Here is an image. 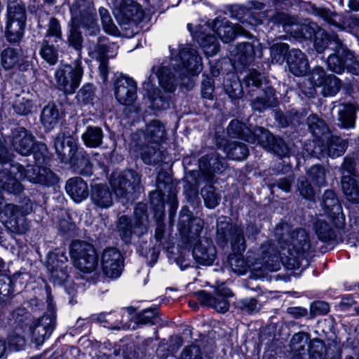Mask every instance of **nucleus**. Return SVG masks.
Segmentation results:
<instances>
[{"instance_id":"f257e3e1","label":"nucleus","mask_w":359,"mask_h":359,"mask_svg":"<svg viewBox=\"0 0 359 359\" xmlns=\"http://www.w3.org/2000/svg\"><path fill=\"white\" fill-rule=\"evenodd\" d=\"M217 233L225 240H230L232 249L236 252L229 257V264L234 273L243 275L248 270L257 272L259 270L276 271L280 269L281 261L279 253L274 250L270 242L262 244L258 254L252 251L248 252L246 259H244L240 252L245 249V238L239 227L230 226L226 234L220 223L217 224Z\"/></svg>"},{"instance_id":"f03ea898","label":"nucleus","mask_w":359,"mask_h":359,"mask_svg":"<svg viewBox=\"0 0 359 359\" xmlns=\"http://www.w3.org/2000/svg\"><path fill=\"white\" fill-rule=\"evenodd\" d=\"M179 69L172 71L165 67H161L156 75H150L148 81L143 83L144 90L156 88L154 83L157 79L159 86L163 90H175L177 88H192L194 81L191 76L198 75L202 71L201 57L198 51L190 45L179 46Z\"/></svg>"},{"instance_id":"7ed1b4c3","label":"nucleus","mask_w":359,"mask_h":359,"mask_svg":"<svg viewBox=\"0 0 359 359\" xmlns=\"http://www.w3.org/2000/svg\"><path fill=\"white\" fill-rule=\"evenodd\" d=\"M0 187L9 193H19L22 191L20 182L27 180L33 183L46 186L53 184L57 181L56 175L46 168L27 165L23 168L20 163L10 159L7 150L0 142Z\"/></svg>"},{"instance_id":"20e7f679","label":"nucleus","mask_w":359,"mask_h":359,"mask_svg":"<svg viewBox=\"0 0 359 359\" xmlns=\"http://www.w3.org/2000/svg\"><path fill=\"white\" fill-rule=\"evenodd\" d=\"M165 135V126L158 121H151L147 126L144 132L140 130L133 134L132 140L136 142V146L141 148L142 158L145 163L151 164L155 161L153 157Z\"/></svg>"},{"instance_id":"39448f33","label":"nucleus","mask_w":359,"mask_h":359,"mask_svg":"<svg viewBox=\"0 0 359 359\" xmlns=\"http://www.w3.org/2000/svg\"><path fill=\"white\" fill-rule=\"evenodd\" d=\"M69 254L76 268L84 273H91L98 266V255L94 246L87 242L74 241Z\"/></svg>"},{"instance_id":"423d86ee","label":"nucleus","mask_w":359,"mask_h":359,"mask_svg":"<svg viewBox=\"0 0 359 359\" xmlns=\"http://www.w3.org/2000/svg\"><path fill=\"white\" fill-rule=\"evenodd\" d=\"M26 22L25 6L18 0L9 1L7 6L6 36L11 43L19 42Z\"/></svg>"},{"instance_id":"0eeeda50","label":"nucleus","mask_w":359,"mask_h":359,"mask_svg":"<svg viewBox=\"0 0 359 359\" xmlns=\"http://www.w3.org/2000/svg\"><path fill=\"white\" fill-rule=\"evenodd\" d=\"M71 22L73 25H81L89 35H96L100 27L96 20V11L92 2L86 0L75 1L71 8Z\"/></svg>"},{"instance_id":"6e6552de","label":"nucleus","mask_w":359,"mask_h":359,"mask_svg":"<svg viewBox=\"0 0 359 359\" xmlns=\"http://www.w3.org/2000/svg\"><path fill=\"white\" fill-rule=\"evenodd\" d=\"M71 22L73 25H81L89 35H96L100 27L96 20V11L92 2L86 0L75 1L71 8Z\"/></svg>"},{"instance_id":"1a4fd4ad","label":"nucleus","mask_w":359,"mask_h":359,"mask_svg":"<svg viewBox=\"0 0 359 359\" xmlns=\"http://www.w3.org/2000/svg\"><path fill=\"white\" fill-rule=\"evenodd\" d=\"M263 13H259L258 18L249 17L246 22L243 25L239 24L233 25L226 18H217L215 20L212 31L217 34L219 39L224 43L233 41L236 35H245L248 34V29L250 27L256 26L262 22Z\"/></svg>"},{"instance_id":"9d476101","label":"nucleus","mask_w":359,"mask_h":359,"mask_svg":"<svg viewBox=\"0 0 359 359\" xmlns=\"http://www.w3.org/2000/svg\"><path fill=\"white\" fill-rule=\"evenodd\" d=\"M138 211V209L135 210L133 219L123 215L117 222V231L121 239L126 243H130L134 237H140L148 231V216L144 211L139 215Z\"/></svg>"},{"instance_id":"9b49d317","label":"nucleus","mask_w":359,"mask_h":359,"mask_svg":"<svg viewBox=\"0 0 359 359\" xmlns=\"http://www.w3.org/2000/svg\"><path fill=\"white\" fill-rule=\"evenodd\" d=\"M140 177L133 170L113 172L110 178V184L116 196L126 198L128 201L135 198V194L140 189Z\"/></svg>"},{"instance_id":"f8f14e48","label":"nucleus","mask_w":359,"mask_h":359,"mask_svg":"<svg viewBox=\"0 0 359 359\" xmlns=\"http://www.w3.org/2000/svg\"><path fill=\"white\" fill-rule=\"evenodd\" d=\"M274 233L279 243L292 245L298 253L308 252L311 248L309 235L303 229L292 231L288 224L281 223L276 226Z\"/></svg>"},{"instance_id":"ddd939ff","label":"nucleus","mask_w":359,"mask_h":359,"mask_svg":"<svg viewBox=\"0 0 359 359\" xmlns=\"http://www.w3.org/2000/svg\"><path fill=\"white\" fill-rule=\"evenodd\" d=\"M118 46L115 43L109 42L106 37H100L95 45L89 46L88 54L91 58L99 62V71L102 82L107 81L108 75V60L115 57Z\"/></svg>"},{"instance_id":"4468645a","label":"nucleus","mask_w":359,"mask_h":359,"mask_svg":"<svg viewBox=\"0 0 359 359\" xmlns=\"http://www.w3.org/2000/svg\"><path fill=\"white\" fill-rule=\"evenodd\" d=\"M114 14L119 23L128 25L141 22L144 12L142 6L134 0H120L114 4Z\"/></svg>"},{"instance_id":"2eb2a0df","label":"nucleus","mask_w":359,"mask_h":359,"mask_svg":"<svg viewBox=\"0 0 359 359\" xmlns=\"http://www.w3.org/2000/svg\"><path fill=\"white\" fill-rule=\"evenodd\" d=\"M327 64L329 69L335 73L341 74L346 69L351 74L359 75V62L351 52L343 47L328 57Z\"/></svg>"},{"instance_id":"dca6fc26","label":"nucleus","mask_w":359,"mask_h":359,"mask_svg":"<svg viewBox=\"0 0 359 359\" xmlns=\"http://www.w3.org/2000/svg\"><path fill=\"white\" fill-rule=\"evenodd\" d=\"M256 55L259 57L262 55L259 43L243 42L238 43L231 51V61L234 69L241 71L254 61Z\"/></svg>"},{"instance_id":"f3484780","label":"nucleus","mask_w":359,"mask_h":359,"mask_svg":"<svg viewBox=\"0 0 359 359\" xmlns=\"http://www.w3.org/2000/svg\"><path fill=\"white\" fill-rule=\"evenodd\" d=\"M101 264L104 274L111 278L119 277L123 269V258L115 248L105 249L101 257Z\"/></svg>"},{"instance_id":"a211bd4d","label":"nucleus","mask_w":359,"mask_h":359,"mask_svg":"<svg viewBox=\"0 0 359 359\" xmlns=\"http://www.w3.org/2000/svg\"><path fill=\"white\" fill-rule=\"evenodd\" d=\"M203 228V221L199 217H192L191 212L187 208L180 212L178 229L184 238L189 240L197 237Z\"/></svg>"},{"instance_id":"6ab92c4d","label":"nucleus","mask_w":359,"mask_h":359,"mask_svg":"<svg viewBox=\"0 0 359 359\" xmlns=\"http://www.w3.org/2000/svg\"><path fill=\"white\" fill-rule=\"evenodd\" d=\"M54 147L62 162L72 161L77 151L76 139L69 133H58L54 140Z\"/></svg>"},{"instance_id":"aec40b11","label":"nucleus","mask_w":359,"mask_h":359,"mask_svg":"<svg viewBox=\"0 0 359 359\" xmlns=\"http://www.w3.org/2000/svg\"><path fill=\"white\" fill-rule=\"evenodd\" d=\"M67 257L62 251L55 250L48 254L46 267L55 280L61 283L67 278Z\"/></svg>"},{"instance_id":"412c9836","label":"nucleus","mask_w":359,"mask_h":359,"mask_svg":"<svg viewBox=\"0 0 359 359\" xmlns=\"http://www.w3.org/2000/svg\"><path fill=\"white\" fill-rule=\"evenodd\" d=\"M232 295L230 290L225 287H218L216 297H212L205 291H200L196 296L201 304L214 308L217 312L225 313L229 309L228 297Z\"/></svg>"},{"instance_id":"4be33fe9","label":"nucleus","mask_w":359,"mask_h":359,"mask_svg":"<svg viewBox=\"0 0 359 359\" xmlns=\"http://www.w3.org/2000/svg\"><path fill=\"white\" fill-rule=\"evenodd\" d=\"M82 75L83 69L79 64H76L74 67L66 65L55 72L57 83L65 88H70L72 90L79 87Z\"/></svg>"},{"instance_id":"5701e85b","label":"nucleus","mask_w":359,"mask_h":359,"mask_svg":"<svg viewBox=\"0 0 359 359\" xmlns=\"http://www.w3.org/2000/svg\"><path fill=\"white\" fill-rule=\"evenodd\" d=\"M11 144L17 152L27 156L32 151L34 139L25 128H17L12 132Z\"/></svg>"},{"instance_id":"b1692460","label":"nucleus","mask_w":359,"mask_h":359,"mask_svg":"<svg viewBox=\"0 0 359 359\" xmlns=\"http://www.w3.org/2000/svg\"><path fill=\"white\" fill-rule=\"evenodd\" d=\"M115 196L112 190L106 184H95L91 188L90 201L97 208H109L114 204Z\"/></svg>"},{"instance_id":"393cba45","label":"nucleus","mask_w":359,"mask_h":359,"mask_svg":"<svg viewBox=\"0 0 359 359\" xmlns=\"http://www.w3.org/2000/svg\"><path fill=\"white\" fill-rule=\"evenodd\" d=\"M53 329V321L47 316L36 320L29 326L33 339L38 345L42 344L50 336Z\"/></svg>"},{"instance_id":"a878e982","label":"nucleus","mask_w":359,"mask_h":359,"mask_svg":"<svg viewBox=\"0 0 359 359\" xmlns=\"http://www.w3.org/2000/svg\"><path fill=\"white\" fill-rule=\"evenodd\" d=\"M192 254L199 264L209 266L215 259L216 249L210 240L204 239L195 245Z\"/></svg>"},{"instance_id":"bb28decb","label":"nucleus","mask_w":359,"mask_h":359,"mask_svg":"<svg viewBox=\"0 0 359 359\" xmlns=\"http://www.w3.org/2000/svg\"><path fill=\"white\" fill-rule=\"evenodd\" d=\"M287 62L289 71L297 76H304L308 71V59L299 49H293L289 52Z\"/></svg>"},{"instance_id":"cd10ccee","label":"nucleus","mask_w":359,"mask_h":359,"mask_svg":"<svg viewBox=\"0 0 359 359\" xmlns=\"http://www.w3.org/2000/svg\"><path fill=\"white\" fill-rule=\"evenodd\" d=\"M323 207L325 212L332 219H337L339 222H342L344 220L341 205L333 191L326 190L325 191Z\"/></svg>"},{"instance_id":"c85d7f7f","label":"nucleus","mask_w":359,"mask_h":359,"mask_svg":"<svg viewBox=\"0 0 359 359\" xmlns=\"http://www.w3.org/2000/svg\"><path fill=\"white\" fill-rule=\"evenodd\" d=\"M135 310L132 307L123 309L120 313H102L99 316V320L109 323L110 325H113L111 327L113 329L121 330V329H128L130 325L127 323H124L123 318L125 317L127 313V318L131 319L132 315L134 314Z\"/></svg>"},{"instance_id":"c756f323","label":"nucleus","mask_w":359,"mask_h":359,"mask_svg":"<svg viewBox=\"0 0 359 359\" xmlns=\"http://www.w3.org/2000/svg\"><path fill=\"white\" fill-rule=\"evenodd\" d=\"M1 65L5 69L18 68L25 70L29 66L28 62L13 48L4 49L1 54Z\"/></svg>"},{"instance_id":"7c9ffc66","label":"nucleus","mask_w":359,"mask_h":359,"mask_svg":"<svg viewBox=\"0 0 359 359\" xmlns=\"http://www.w3.org/2000/svg\"><path fill=\"white\" fill-rule=\"evenodd\" d=\"M65 189L70 197L76 203L81 202L88 195L86 182L81 177H73L67 180Z\"/></svg>"},{"instance_id":"2f4dec72","label":"nucleus","mask_w":359,"mask_h":359,"mask_svg":"<svg viewBox=\"0 0 359 359\" xmlns=\"http://www.w3.org/2000/svg\"><path fill=\"white\" fill-rule=\"evenodd\" d=\"M276 138L270 133V132L264 128L257 127L253 130H251L250 136H248L246 141L250 143H257L264 149H269L271 147L273 142Z\"/></svg>"},{"instance_id":"473e14b6","label":"nucleus","mask_w":359,"mask_h":359,"mask_svg":"<svg viewBox=\"0 0 359 359\" xmlns=\"http://www.w3.org/2000/svg\"><path fill=\"white\" fill-rule=\"evenodd\" d=\"M62 117V114L54 104L44 107L41 114V122L47 130L54 128Z\"/></svg>"},{"instance_id":"72a5a7b5","label":"nucleus","mask_w":359,"mask_h":359,"mask_svg":"<svg viewBox=\"0 0 359 359\" xmlns=\"http://www.w3.org/2000/svg\"><path fill=\"white\" fill-rule=\"evenodd\" d=\"M14 110L19 114L27 115L31 113L34 107L33 95L29 91H21L18 94L13 102Z\"/></svg>"},{"instance_id":"f704fd0d","label":"nucleus","mask_w":359,"mask_h":359,"mask_svg":"<svg viewBox=\"0 0 359 359\" xmlns=\"http://www.w3.org/2000/svg\"><path fill=\"white\" fill-rule=\"evenodd\" d=\"M341 186L346 200L352 203H359V186L356 180L351 175H344Z\"/></svg>"},{"instance_id":"c9c22d12","label":"nucleus","mask_w":359,"mask_h":359,"mask_svg":"<svg viewBox=\"0 0 359 359\" xmlns=\"http://www.w3.org/2000/svg\"><path fill=\"white\" fill-rule=\"evenodd\" d=\"M104 134L102 130L97 126H88L82 134L81 138L87 147L97 148L102 144Z\"/></svg>"},{"instance_id":"e433bc0d","label":"nucleus","mask_w":359,"mask_h":359,"mask_svg":"<svg viewBox=\"0 0 359 359\" xmlns=\"http://www.w3.org/2000/svg\"><path fill=\"white\" fill-rule=\"evenodd\" d=\"M198 41L207 56H212L219 51V43L212 34L200 33L198 34Z\"/></svg>"},{"instance_id":"4c0bfd02","label":"nucleus","mask_w":359,"mask_h":359,"mask_svg":"<svg viewBox=\"0 0 359 359\" xmlns=\"http://www.w3.org/2000/svg\"><path fill=\"white\" fill-rule=\"evenodd\" d=\"M228 158L235 161L244 160L248 155V149L245 144L233 142L224 148Z\"/></svg>"},{"instance_id":"58836bf2","label":"nucleus","mask_w":359,"mask_h":359,"mask_svg":"<svg viewBox=\"0 0 359 359\" xmlns=\"http://www.w3.org/2000/svg\"><path fill=\"white\" fill-rule=\"evenodd\" d=\"M347 147V143L339 137H332L328 141V145L325 151L330 157L335 158L341 156Z\"/></svg>"},{"instance_id":"ea45409f","label":"nucleus","mask_w":359,"mask_h":359,"mask_svg":"<svg viewBox=\"0 0 359 359\" xmlns=\"http://www.w3.org/2000/svg\"><path fill=\"white\" fill-rule=\"evenodd\" d=\"M356 107L353 104H346L339 111V121L344 128L354 126Z\"/></svg>"},{"instance_id":"a19ab883","label":"nucleus","mask_w":359,"mask_h":359,"mask_svg":"<svg viewBox=\"0 0 359 359\" xmlns=\"http://www.w3.org/2000/svg\"><path fill=\"white\" fill-rule=\"evenodd\" d=\"M250 133L251 129L238 120H232L227 128V133L229 137H238L245 141Z\"/></svg>"},{"instance_id":"79ce46f5","label":"nucleus","mask_w":359,"mask_h":359,"mask_svg":"<svg viewBox=\"0 0 359 359\" xmlns=\"http://www.w3.org/2000/svg\"><path fill=\"white\" fill-rule=\"evenodd\" d=\"M201 170L208 174L218 172L223 167L222 162L219 161L216 154H212L211 157H203L199 161Z\"/></svg>"},{"instance_id":"37998d69","label":"nucleus","mask_w":359,"mask_h":359,"mask_svg":"<svg viewBox=\"0 0 359 359\" xmlns=\"http://www.w3.org/2000/svg\"><path fill=\"white\" fill-rule=\"evenodd\" d=\"M307 123L311 132L316 137H320L327 131L325 123L316 115L309 116L307 118Z\"/></svg>"},{"instance_id":"c03bdc74","label":"nucleus","mask_w":359,"mask_h":359,"mask_svg":"<svg viewBox=\"0 0 359 359\" xmlns=\"http://www.w3.org/2000/svg\"><path fill=\"white\" fill-rule=\"evenodd\" d=\"M40 55L50 65H55L57 61V50L49 42L44 39L42 42Z\"/></svg>"},{"instance_id":"a18cd8bd","label":"nucleus","mask_w":359,"mask_h":359,"mask_svg":"<svg viewBox=\"0 0 359 359\" xmlns=\"http://www.w3.org/2000/svg\"><path fill=\"white\" fill-rule=\"evenodd\" d=\"M201 195L208 208H214L219 204L220 196L215 192L212 186L208 185L203 187L201 190Z\"/></svg>"},{"instance_id":"49530a36","label":"nucleus","mask_w":359,"mask_h":359,"mask_svg":"<svg viewBox=\"0 0 359 359\" xmlns=\"http://www.w3.org/2000/svg\"><path fill=\"white\" fill-rule=\"evenodd\" d=\"M316 232L323 241H327L334 238V233L330 225L323 219H318L315 223Z\"/></svg>"},{"instance_id":"de8ad7c7","label":"nucleus","mask_w":359,"mask_h":359,"mask_svg":"<svg viewBox=\"0 0 359 359\" xmlns=\"http://www.w3.org/2000/svg\"><path fill=\"white\" fill-rule=\"evenodd\" d=\"M114 86L116 90L121 88L136 90L137 83L132 77L123 74H116L114 79Z\"/></svg>"},{"instance_id":"09e8293b","label":"nucleus","mask_w":359,"mask_h":359,"mask_svg":"<svg viewBox=\"0 0 359 359\" xmlns=\"http://www.w3.org/2000/svg\"><path fill=\"white\" fill-rule=\"evenodd\" d=\"M289 46L285 43H277L270 48L271 59L273 63H282L288 50Z\"/></svg>"},{"instance_id":"8fccbe9b","label":"nucleus","mask_w":359,"mask_h":359,"mask_svg":"<svg viewBox=\"0 0 359 359\" xmlns=\"http://www.w3.org/2000/svg\"><path fill=\"white\" fill-rule=\"evenodd\" d=\"M79 27L81 26L72 23L67 39L69 46L78 51H81L83 47V37L81 32L79 30Z\"/></svg>"},{"instance_id":"3c124183","label":"nucleus","mask_w":359,"mask_h":359,"mask_svg":"<svg viewBox=\"0 0 359 359\" xmlns=\"http://www.w3.org/2000/svg\"><path fill=\"white\" fill-rule=\"evenodd\" d=\"M99 13L104 32L110 34H116L118 32V29L114 23L109 11L102 7L99 9Z\"/></svg>"},{"instance_id":"603ef678","label":"nucleus","mask_w":359,"mask_h":359,"mask_svg":"<svg viewBox=\"0 0 359 359\" xmlns=\"http://www.w3.org/2000/svg\"><path fill=\"white\" fill-rule=\"evenodd\" d=\"M309 81L313 87H325L327 75L323 68L315 67L309 76Z\"/></svg>"},{"instance_id":"864d4df0","label":"nucleus","mask_w":359,"mask_h":359,"mask_svg":"<svg viewBox=\"0 0 359 359\" xmlns=\"http://www.w3.org/2000/svg\"><path fill=\"white\" fill-rule=\"evenodd\" d=\"M148 96L151 100V106L155 110L165 109L169 107V102L165 100L161 93L162 91H149Z\"/></svg>"},{"instance_id":"5fc2aeb1","label":"nucleus","mask_w":359,"mask_h":359,"mask_svg":"<svg viewBox=\"0 0 359 359\" xmlns=\"http://www.w3.org/2000/svg\"><path fill=\"white\" fill-rule=\"evenodd\" d=\"M138 322L142 324L156 325L160 322L157 311L156 309H145L138 316Z\"/></svg>"},{"instance_id":"6e6d98bb","label":"nucleus","mask_w":359,"mask_h":359,"mask_svg":"<svg viewBox=\"0 0 359 359\" xmlns=\"http://www.w3.org/2000/svg\"><path fill=\"white\" fill-rule=\"evenodd\" d=\"M309 176L319 187L323 186L325 183V170L320 165L312 166L309 171Z\"/></svg>"},{"instance_id":"4d7b16f0","label":"nucleus","mask_w":359,"mask_h":359,"mask_svg":"<svg viewBox=\"0 0 359 359\" xmlns=\"http://www.w3.org/2000/svg\"><path fill=\"white\" fill-rule=\"evenodd\" d=\"M46 37H54L55 42L62 40V32L59 22L52 18L50 20L48 28L47 30Z\"/></svg>"},{"instance_id":"13d9d810","label":"nucleus","mask_w":359,"mask_h":359,"mask_svg":"<svg viewBox=\"0 0 359 359\" xmlns=\"http://www.w3.org/2000/svg\"><path fill=\"white\" fill-rule=\"evenodd\" d=\"M268 150L272 151L279 156H286L290 154L289 147L280 138L276 139Z\"/></svg>"},{"instance_id":"bf43d9fd","label":"nucleus","mask_w":359,"mask_h":359,"mask_svg":"<svg viewBox=\"0 0 359 359\" xmlns=\"http://www.w3.org/2000/svg\"><path fill=\"white\" fill-rule=\"evenodd\" d=\"M116 98L119 103L130 105L137 98L136 91H116Z\"/></svg>"},{"instance_id":"052dcab7","label":"nucleus","mask_w":359,"mask_h":359,"mask_svg":"<svg viewBox=\"0 0 359 359\" xmlns=\"http://www.w3.org/2000/svg\"><path fill=\"white\" fill-rule=\"evenodd\" d=\"M298 189L300 194L305 198L312 199L314 196V191L313 188L309 184L307 180L302 177L298 181Z\"/></svg>"},{"instance_id":"680f3d73","label":"nucleus","mask_w":359,"mask_h":359,"mask_svg":"<svg viewBox=\"0 0 359 359\" xmlns=\"http://www.w3.org/2000/svg\"><path fill=\"white\" fill-rule=\"evenodd\" d=\"M181 359H201L200 348L196 345L186 347L181 353Z\"/></svg>"},{"instance_id":"e2e57ef3","label":"nucleus","mask_w":359,"mask_h":359,"mask_svg":"<svg viewBox=\"0 0 359 359\" xmlns=\"http://www.w3.org/2000/svg\"><path fill=\"white\" fill-rule=\"evenodd\" d=\"M239 306L242 311L250 313L258 311L257 301L254 298L241 300L239 302Z\"/></svg>"},{"instance_id":"0e129e2a","label":"nucleus","mask_w":359,"mask_h":359,"mask_svg":"<svg viewBox=\"0 0 359 359\" xmlns=\"http://www.w3.org/2000/svg\"><path fill=\"white\" fill-rule=\"evenodd\" d=\"M8 340L9 346L15 351H19L25 345V339L20 334H11Z\"/></svg>"},{"instance_id":"69168bd1","label":"nucleus","mask_w":359,"mask_h":359,"mask_svg":"<svg viewBox=\"0 0 359 359\" xmlns=\"http://www.w3.org/2000/svg\"><path fill=\"white\" fill-rule=\"evenodd\" d=\"M262 84V76L257 74H251L245 81V88L255 87L261 90H269L267 87H263Z\"/></svg>"},{"instance_id":"338daca9","label":"nucleus","mask_w":359,"mask_h":359,"mask_svg":"<svg viewBox=\"0 0 359 359\" xmlns=\"http://www.w3.org/2000/svg\"><path fill=\"white\" fill-rule=\"evenodd\" d=\"M15 323L20 326L22 330L25 329V325L28 324V314L24 309H20L14 311L13 314Z\"/></svg>"},{"instance_id":"774afa93","label":"nucleus","mask_w":359,"mask_h":359,"mask_svg":"<svg viewBox=\"0 0 359 359\" xmlns=\"http://www.w3.org/2000/svg\"><path fill=\"white\" fill-rule=\"evenodd\" d=\"M325 87H327V90H340L342 86L341 81L336 76L330 74L327 76Z\"/></svg>"}]
</instances>
